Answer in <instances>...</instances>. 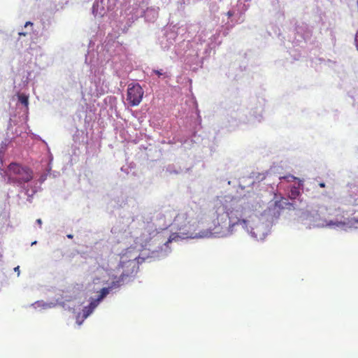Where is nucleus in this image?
Here are the masks:
<instances>
[{
    "mask_svg": "<svg viewBox=\"0 0 358 358\" xmlns=\"http://www.w3.org/2000/svg\"><path fill=\"white\" fill-rule=\"evenodd\" d=\"M139 255L127 250L120 257V263L114 270L113 289L127 283L137 273L139 268Z\"/></svg>",
    "mask_w": 358,
    "mask_h": 358,
    "instance_id": "nucleus-1",
    "label": "nucleus"
},
{
    "mask_svg": "<svg viewBox=\"0 0 358 358\" xmlns=\"http://www.w3.org/2000/svg\"><path fill=\"white\" fill-rule=\"evenodd\" d=\"M8 171L11 175L15 176V177H9V179L13 182L26 183L33 178V171L27 166H22L18 164L11 163L8 166Z\"/></svg>",
    "mask_w": 358,
    "mask_h": 358,
    "instance_id": "nucleus-2",
    "label": "nucleus"
},
{
    "mask_svg": "<svg viewBox=\"0 0 358 358\" xmlns=\"http://www.w3.org/2000/svg\"><path fill=\"white\" fill-rule=\"evenodd\" d=\"M143 90L138 83L129 85L127 93V101L131 106L139 105L143 96Z\"/></svg>",
    "mask_w": 358,
    "mask_h": 358,
    "instance_id": "nucleus-3",
    "label": "nucleus"
},
{
    "mask_svg": "<svg viewBox=\"0 0 358 358\" xmlns=\"http://www.w3.org/2000/svg\"><path fill=\"white\" fill-rule=\"evenodd\" d=\"M110 292L109 287L102 288L99 292H97V296L96 299H92L90 303L88 306L83 308V317L87 318L94 310V308L99 305L100 301L106 297Z\"/></svg>",
    "mask_w": 358,
    "mask_h": 358,
    "instance_id": "nucleus-4",
    "label": "nucleus"
},
{
    "mask_svg": "<svg viewBox=\"0 0 358 358\" xmlns=\"http://www.w3.org/2000/svg\"><path fill=\"white\" fill-rule=\"evenodd\" d=\"M303 186V181L301 180H299L297 186H292L291 187L289 198L291 199H295L300 195V189Z\"/></svg>",
    "mask_w": 358,
    "mask_h": 358,
    "instance_id": "nucleus-5",
    "label": "nucleus"
},
{
    "mask_svg": "<svg viewBox=\"0 0 358 358\" xmlns=\"http://www.w3.org/2000/svg\"><path fill=\"white\" fill-rule=\"evenodd\" d=\"M329 227H342L346 225V222L344 221H329L327 224Z\"/></svg>",
    "mask_w": 358,
    "mask_h": 358,
    "instance_id": "nucleus-6",
    "label": "nucleus"
},
{
    "mask_svg": "<svg viewBox=\"0 0 358 358\" xmlns=\"http://www.w3.org/2000/svg\"><path fill=\"white\" fill-rule=\"evenodd\" d=\"M18 100L21 103H22L25 106H28V103H29L28 96H26L25 94L19 95Z\"/></svg>",
    "mask_w": 358,
    "mask_h": 358,
    "instance_id": "nucleus-7",
    "label": "nucleus"
},
{
    "mask_svg": "<svg viewBox=\"0 0 358 358\" xmlns=\"http://www.w3.org/2000/svg\"><path fill=\"white\" fill-rule=\"evenodd\" d=\"M280 180H287V182H292V181H294V180H297L299 182V180H300L299 178L292 176V175H287V176H282V177H280Z\"/></svg>",
    "mask_w": 358,
    "mask_h": 358,
    "instance_id": "nucleus-8",
    "label": "nucleus"
},
{
    "mask_svg": "<svg viewBox=\"0 0 358 358\" xmlns=\"http://www.w3.org/2000/svg\"><path fill=\"white\" fill-rule=\"evenodd\" d=\"M236 224H241L242 225L243 227H247V220H243V219H238L237 220V222H234L232 224H231L229 225L230 227H234Z\"/></svg>",
    "mask_w": 358,
    "mask_h": 358,
    "instance_id": "nucleus-9",
    "label": "nucleus"
},
{
    "mask_svg": "<svg viewBox=\"0 0 358 358\" xmlns=\"http://www.w3.org/2000/svg\"><path fill=\"white\" fill-rule=\"evenodd\" d=\"M178 236L175 234H173L170 236L169 240L167 241V242L166 243V245L172 242L173 240H175V238L177 237Z\"/></svg>",
    "mask_w": 358,
    "mask_h": 358,
    "instance_id": "nucleus-10",
    "label": "nucleus"
},
{
    "mask_svg": "<svg viewBox=\"0 0 358 358\" xmlns=\"http://www.w3.org/2000/svg\"><path fill=\"white\" fill-rule=\"evenodd\" d=\"M153 72H154L156 75H157L158 76H162V75H165V73H162V72H161L160 71H159V70H154V71H153Z\"/></svg>",
    "mask_w": 358,
    "mask_h": 358,
    "instance_id": "nucleus-11",
    "label": "nucleus"
},
{
    "mask_svg": "<svg viewBox=\"0 0 358 358\" xmlns=\"http://www.w3.org/2000/svg\"><path fill=\"white\" fill-rule=\"evenodd\" d=\"M28 25H30V26H32L33 25V23L31 22H27L24 24V27H27Z\"/></svg>",
    "mask_w": 358,
    "mask_h": 358,
    "instance_id": "nucleus-12",
    "label": "nucleus"
},
{
    "mask_svg": "<svg viewBox=\"0 0 358 358\" xmlns=\"http://www.w3.org/2000/svg\"><path fill=\"white\" fill-rule=\"evenodd\" d=\"M36 222L40 225L41 226L42 224V220L41 219H38L36 220Z\"/></svg>",
    "mask_w": 358,
    "mask_h": 358,
    "instance_id": "nucleus-13",
    "label": "nucleus"
},
{
    "mask_svg": "<svg viewBox=\"0 0 358 358\" xmlns=\"http://www.w3.org/2000/svg\"><path fill=\"white\" fill-rule=\"evenodd\" d=\"M319 185H320V187H325V184L324 182H320L319 184Z\"/></svg>",
    "mask_w": 358,
    "mask_h": 358,
    "instance_id": "nucleus-14",
    "label": "nucleus"
},
{
    "mask_svg": "<svg viewBox=\"0 0 358 358\" xmlns=\"http://www.w3.org/2000/svg\"><path fill=\"white\" fill-rule=\"evenodd\" d=\"M15 271H17V274L19 275V273H20L19 266L15 267Z\"/></svg>",
    "mask_w": 358,
    "mask_h": 358,
    "instance_id": "nucleus-15",
    "label": "nucleus"
},
{
    "mask_svg": "<svg viewBox=\"0 0 358 358\" xmlns=\"http://www.w3.org/2000/svg\"><path fill=\"white\" fill-rule=\"evenodd\" d=\"M227 15H228L229 17H231V16H232V15H233V13H232L231 11H229V12L227 13Z\"/></svg>",
    "mask_w": 358,
    "mask_h": 358,
    "instance_id": "nucleus-16",
    "label": "nucleus"
},
{
    "mask_svg": "<svg viewBox=\"0 0 358 358\" xmlns=\"http://www.w3.org/2000/svg\"><path fill=\"white\" fill-rule=\"evenodd\" d=\"M19 35H20V36H26V35H27V34H26V33H24V32H20V33H19Z\"/></svg>",
    "mask_w": 358,
    "mask_h": 358,
    "instance_id": "nucleus-17",
    "label": "nucleus"
},
{
    "mask_svg": "<svg viewBox=\"0 0 358 358\" xmlns=\"http://www.w3.org/2000/svg\"><path fill=\"white\" fill-rule=\"evenodd\" d=\"M67 236H68V238H71L73 237V236H72V235H68Z\"/></svg>",
    "mask_w": 358,
    "mask_h": 358,
    "instance_id": "nucleus-18",
    "label": "nucleus"
},
{
    "mask_svg": "<svg viewBox=\"0 0 358 358\" xmlns=\"http://www.w3.org/2000/svg\"><path fill=\"white\" fill-rule=\"evenodd\" d=\"M357 50H358V46H357Z\"/></svg>",
    "mask_w": 358,
    "mask_h": 358,
    "instance_id": "nucleus-19",
    "label": "nucleus"
}]
</instances>
